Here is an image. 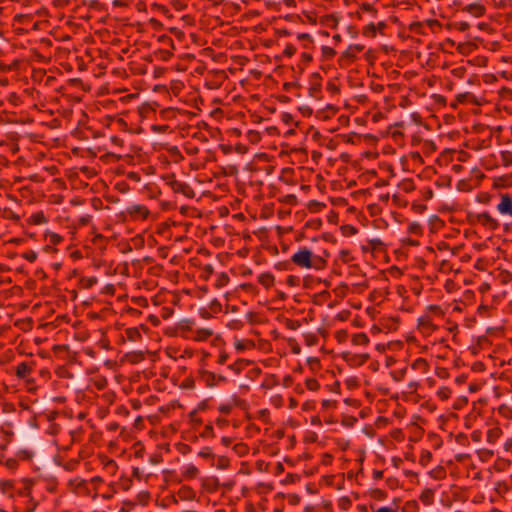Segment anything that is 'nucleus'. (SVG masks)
<instances>
[{
  "mask_svg": "<svg viewBox=\"0 0 512 512\" xmlns=\"http://www.w3.org/2000/svg\"><path fill=\"white\" fill-rule=\"evenodd\" d=\"M371 510L373 512H398L397 510L388 506L379 507L377 509H374V506H371Z\"/></svg>",
  "mask_w": 512,
  "mask_h": 512,
  "instance_id": "nucleus-64",
  "label": "nucleus"
},
{
  "mask_svg": "<svg viewBox=\"0 0 512 512\" xmlns=\"http://www.w3.org/2000/svg\"><path fill=\"white\" fill-rule=\"evenodd\" d=\"M339 256L341 261L344 263H349L353 260L349 250H341Z\"/></svg>",
  "mask_w": 512,
  "mask_h": 512,
  "instance_id": "nucleus-52",
  "label": "nucleus"
},
{
  "mask_svg": "<svg viewBox=\"0 0 512 512\" xmlns=\"http://www.w3.org/2000/svg\"><path fill=\"white\" fill-rule=\"evenodd\" d=\"M46 238L49 240L50 244L58 245L63 241V237L55 232H48L46 234Z\"/></svg>",
  "mask_w": 512,
  "mask_h": 512,
  "instance_id": "nucleus-31",
  "label": "nucleus"
},
{
  "mask_svg": "<svg viewBox=\"0 0 512 512\" xmlns=\"http://www.w3.org/2000/svg\"><path fill=\"white\" fill-rule=\"evenodd\" d=\"M287 498L290 505H297L301 501V497L296 493L289 494Z\"/></svg>",
  "mask_w": 512,
  "mask_h": 512,
  "instance_id": "nucleus-61",
  "label": "nucleus"
},
{
  "mask_svg": "<svg viewBox=\"0 0 512 512\" xmlns=\"http://www.w3.org/2000/svg\"><path fill=\"white\" fill-rule=\"evenodd\" d=\"M500 196V202L497 205V211L501 215H508L512 217V195L509 193H502Z\"/></svg>",
  "mask_w": 512,
  "mask_h": 512,
  "instance_id": "nucleus-8",
  "label": "nucleus"
},
{
  "mask_svg": "<svg viewBox=\"0 0 512 512\" xmlns=\"http://www.w3.org/2000/svg\"><path fill=\"white\" fill-rule=\"evenodd\" d=\"M311 78L314 79V81L311 83L309 88V95L317 98L321 92V77L319 73L316 72L311 75Z\"/></svg>",
  "mask_w": 512,
  "mask_h": 512,
  "instance_id": "nucleus-13",
  "label": "nucleus"
},
{
  "mask_svg": "<svg viewBox=\"0 0 512 512\" xmlns=\"http://www.w3.org/2000/svg\"><path fill=\"white\" fill-rule=\"evenodd\" d=\"M286 282L289 286L295 287L299 285L300 278L298 276L289 275L286 279Z\"/></svg>",
  "mask_w": 512,
  "mask_h": 512,
  "instance_id": "nucleus-60",
  "label": "nucleus"
},
{
  "mask_svg": "<svg viewBox=\"0 0 512 512\" xmlns=\"http://www.w3.org/2000/svg\"><path fill=\"white\" fill-rule=\"evenodd\" d=\"M512 186V175H502L494 179L493 188L502 189Z\"/></svg>",
  "mask_w": 512,
  "mask_h": 512,
  "instance_id": "nucleus-16",
  "label": "nucleus"
},
{
  "mask_svg": "<svg viewBox=\"0 0 512 512\" xmlns=\"http://www.w3.org/2000/svg\"><path fill=\"white\" fill-rule=\"evenodd\" d=\"M360 9L362 11L371 13L373 15L377 14L376 8L372 4H370V3H362L361 6H360Z\"/></svg>",
  "mask_w": 512,
  "mask_h": 512,
  "instance_id": "nucleus-53",
  "label": "nucleus"
},
{
  "mask_svg": "<svg viewBox=\"0 0 512 512\" xmlns=\"http://www.w3.org/2000/svg\"><path fill=\"white\" fill-rule=\"evenodd\" d=\"M321 226H322V220L320 218L309 219L305 223V228H310L313 230H319L321 228Z\"/></svg>",
  "mask_w": 512,
  "mask_h": 512,
  "instance_id": "nucleus-32",
  "label": "nucleus"
},
{
  "mask_svg": "<svg viewBox=\"0 0 512 512\" xmlns=\"http://www.w3.org/2000/svg\"><path fill=\"white\" fill-rule=\"evenodd\" d=\"M293 264L300 268L323 270L327 267V260L324 257L314 255L307 247H301L291 256Z\"/></svg>",
  "mask_w": 512,
  "mask_h": 512,
  "instance_id": "nucleus-1",
  "label": "nucleus"
},
{
  "mask_svg": "<svg viewBox=\"0 0 512 512\" xmlns=\"http://www.w3.org/2000/svg\"><path fill=\"white\" fill-rule=\"evenodd\" d=\"M278 383V378L275 374H267L261 383V388L266 390L272 389L273 387L277 386Z\"/></svg>",
  "mask_w": 512,
  "mask_h": 512,
  "instance_id": "nucleus-17",
  "label": "nucleus"
},
{
  "mask_svg": "<svg viewBox=\"0 0 512 512\" xmlns=\"http://www.w3.org/2000/svg\"><path fill=\"white\" fill-rule=\"evenodd\" d=\"M228 282H229V276L225 272H222L218 275L215 285H216V287L220 288V287L227 285Z\"/></svg>",
  "mask_w": 512,
  "mask_h": 512,
  "instance_id": "nucleus-41",
  "label": "nucleus"
},
{
  "mask_svg": "<svg viewBox=\"0 0 512 512\" xmlns=\"http://www.w3.org/2000/svg\"><path fill=\"white\" fill-rule=\"evenodd\" d=\"M126 337L129 341H138L141 339V334L137 327H129L125 330Z\"/></svg>",
  "mask_w": 512,
  "mask_h": 512,
  "instance_id": "nucleus-22",
  "label": "nucleus"
},
{
  "mask_svg": "<svg viewBox=\"0 0 512 512\" xmlns=\"http://www.w3.org/2000/svg\"><path fill=\"white\" fill-rule=\"evenodd\" d=\"M22 483L23 487L17 490V495L21 497H30L34 485V480L31 478H24Z\"/></svg>",
  "mask_w": 512,
  "mask_h": 512,
  "instance_id": "nucleus-15",
  "label": "nucleus"
},
{
  "mask_svg": "<svg viewBox=\"0 0 512 512\" xmlns=\"http://www.w3.org/2000/svg\"><path fill=\"white\" fill-rule=\"evenodd\" d=\"M22 257L29 262H34L37 259V253L33 250L25 252L22 254Z\"/></svg>",
  "mask_w": 512,
  "mask_h": 512,
  "instance_id": "nucleus-59",
  "label": "nucleus"
},
{
  "mask_svg": "<svg viewBox=\"0 0 512 512\" xmlns=\"http://www.w3.org/2000/svg\"><path fill=\"white\" fill-rule=\"evenodd\" d=\"M369 245L371 247V250H380L381 247L384 245L382 240L379 238H373L369 240Z\"/></svg>",
  "mask_w": 512,
  "mask_h": 512,
  "instance_id": "nucleus-50",
  "label": "nucleus"
},
{
  "mask_svg": "<svg viewBox=\"0 0 512 512\" xmlns=\"http://www.w3.org/2000/svg\"><path fill=\"white\" fill-rule=\"evenodd\" d=\"M501 435L502 430L500 427L490 428L486 434L487 442L490 444H495L497 440L501 437Z\"/></svg>",
  "mask_w": 512,
  "mask_h": 512,
  "instance_id": "nucleus-19",
  "label": "nucleus"
},
{
  "mask_svg": "<svg viewBox=\"0 0 512 512\" xmlns=\"http://www.w3.org/2000/svg\"><path fill=\"white\" fill-rule=\"evenodd\" d=\"M252 363L253 362L251 360L238 358L234 363L228 365V369L238 375L242 373V371H244L246 367L251 365Z\"/></svg>",
  "mask_w": 512,
  "mask_h": 512,
  "instance_id": "nucleus-12",
  "label": "nucleus"
},
{
  "mask_svg": "<svg viewBox=\"0 0 512 512\" xmlns=\"http://www.w3.org/2000/svg\"><path fill=\"white\" fill-rule=\"evenodd\" d=\"M352 505V502L350 500L349 497L347 496H344V497H341L339 499V502H338V506L342 509V510H347L348 508H350V506Z\"/></svg>",
  "mask_w": 512,
  "mask_h": 512,
  "instance_id": "nucleus-48",
  "label": "nucleus"
},
{
  "mask_svg": "<svg viewBox=\"0 0 512 512\" xmlns=\"http://www.w3.org/2000/svg\"><path fill=\"white\" fill-rule=\"evenodd\" d=\"M138 500H139V503L142 504V505H146L149 501V498H150V494L148 491H142L138 494Z\"/></svg>",
  "mask_w": 512,
  "mask_h": 512,
  "instance_id": "nucleus-54",
  "label": "nucleus"
},
{
  "mask_svg": "<svg viewBox=\"0 0 512 512\" xmlns=\"http://www.w3.org/2000/svg\"><path fill=\"white\" fill-rule=\"evenodd\" d=\"M304 338L307 346H313L318 342L317 336L313 333H307Z\"/></svg>",
  "mask_w": 512,
  "mask_h": 512,
  "instance_id": "nucleus-49",
  "label": "nucleus"
},
{
  "mask_svg": "<svg viewBox=\"0 0 512 512\" xmlns=\"http://www.w3.org/2000/svg\"><path fill=\"white\" fill-rule=\"evenodd\" d=\"M58 414L59 413L57 411L48 410V411L42 412L40 414V418H43L48 422H53L56 419V417L58 416Z\"/></svg>",
  "mask_w": 512,
  "mask_h": 512,
  "instance_id": "nucleus-40",
  "label": "nucleus"
},
{
  "mask_svg": "<svg viewBox=\"0 0 512 512\" xmlns=\"http://www.w3.org/2000/svg\"><path fill=\"white\" fill-rule=\"evenodd\" d=\"M321 52L325 59H332L336 55V51L329 46H322Z\"/></svg>",
  "mask_w": 512,
  "mask_h": 512,
  "instance_id": "nucleus-42",
  "label": "nucleus"
},
{
  "mask_svg": "<svg viewBox=\"0 0 512 512\" xmlns=\"http://www.w3.org/2000/svg\"><path fill=\"white\" fill-rule=\"evenodd\" d=\"M463 10L474 17H482L486 13V7L480 2L468 4Z\"/></svg>",
  "mask_w": 512,
  "mask_h": 512,
  "instance_id": "nucleus-10",
  "label": "nucleus"
},
{
  "mask_svg": "<svg viewBox=\"0 0 512 512\" xmlns=\"http://www.w3.org/2000/svg\"><path fill=\"white\" fill-rule=\"evenodd\" d=\"M199 379L205 383L207 387H215L219 382H226L227 378L222 374H216L206 369L198 371Z\"/></svg>",
  "mask_w": 512,
  "mask_h": 512,
  "instance_id": "nucleus-4",
  "label": "nucleus"
},
{
  "mask_svg": "<svg viewBox=\"0 0 512 512\" xmlns=\"http://www.w3.org/2000/svg\"><path fill=\"white\" fill-rule=\"evenodd\" d=\"M295 52H296V47L292 44H287L283 50V55L286 57H291L295 54Z\"/></svg>",
  "mask_w": 512,
  "mask_h": 512,
  "instance_id": "nucleus-57",
  "label": "nucleus"
},
{
  "mask_svg": "<svg viewBox=\"0 0 512 512\" xmlns=\"http://www.w3.org/2000/svg\"><path fill=\"white\" fill-rule=\"evenodd\" d=\"M15 481L2 480L0 481V491L2 494L7 495L9 498H14Z\"/></svg>",
  "mask_w": 512,
  "mask_h": 512,
  "instance_id": "nucleus-14",
  "label": "nucleus"
},
{
  "mask_svg": "<svg viewBox=\"0 0 512 512\" xmlns=\"http://www.w3.org/2000/svg\"><path fill=\"white\" fill-rule=\"evenodd\" d=\"M35 363L33 361L30 362H20L15 367V374L18 379L25 380L27 384H33L34 380L31 378V375L34 371Z\"/></svg>",
  "mask_w": 512,
  "mask_h": 512,
  "instance_id": "nucleus-3",
  "label": "nucleus"
},
{
  "mask_svg": "<svg viewBox=\"0 0 512 512\" xmlns=\"http://www.w3.org/2000/svg\"><path fill=\"white\" fill-rule=\"evenodd\" d=\"M274 276L270 272L262 273L258 276V282L266 289L270 288L274 284Z\"/></svg>",
  "mask_w": 512,
  "mask_h": 512,
  "instance_id": "nucleus-18",
  "label": "nucleus"
},
{
  "mask_svg": "<svg viewBox=\"0 0 512 512\" xmlns=\"http://www.w3.org/2000/svg\"><path fill=\"white\" fill-rule=\"evenodd\" d=\"M177 496L182 501H192L196 497V492L192 487L183 485L178 490Z\"/></svg>",
  "mask_w": 512,
  "mask_h": 512,
  "instance_id": "nucleus-11",
  "label": "nucleus"
},
{
  "mask_svg": "<svg viewBox=\"0 0 512 512\" xmlns=\"http://www.w3.org/2000/svg\"><path fill=\"white\" fill-rule=\"evenodd\" d=\"M305 386L310 391H317L320 388V384L316 378H307L305 380Z\"/></svg>",
  "mask_w": 512,
  "mask_h": 512,
  "instance_id": "nucleus-33",
  "label": "nucleus"
},
{
  "mask_svg": "<svg viewBox=\"0 0 512 512\" xmlns=\"http://www.w3.org/2000/svg\"><path fill=\"white\" fill-rule=\"evenodd\" d=\"M362 34L365 37H376V25L373 22L367 24L365 27H363Z\"/></svg>",
  "mask_w": 512,
  "mask_h": 512,
  "instance_id": "nucleus-28",
  "label": "nucleus"
},
{
  "mask_svg": "<svg viewBox=\"0 0 512 512\" xmlns=\"http://www.w3.org/2000/svg\"><path fill=\"white\" fill-rule=\"evenodd\" d=\"M213 334V331L211 329H208V328H201V329H198L196 331V335L194 337V339L196 341H205L207 340L210 336H212Z\"/></svg>",
  "mask_w": 512,
  "mask_h": 512,
  "instance_id": "nucleus-24",
  "label": "nucleus"
},
{
  "mask_svg": "<svg viewBox=\"0 0 512 512\" xmlns=\"http://www.w3.org/2000/svg\"><path fill=\"white\" fill-rule=\"evenodd\" d=\"M285 325L290 330H297L301 324L298 320L286 319Z\"/></svg>",
  "mask_w": 512,
  "mask_h": 512,
  "instance_id": "nucleus-55",
  "label": "nucleus"
},
{
  "mask_svg": "<svg viewBox=\"0 0 512 512\" xmlns=\"http://www.w3.org/2000/svg\"><path fill=\"white\" fill-rule=\"evenodd\" d=\"M233 409V405L231 404H221L219 407H218V411L222 414H225V415H228L231 413Z\"/></svg>",
  "mask_w": 512,
  "mask_h": 512,
  "instance_id": "nucleus-62",
  "label": "nucleus"
},
{
  "mask_svg": "<svg viewBox=\"0 0 512 512\" xmlns=\"http://www.w3.org/2000/svg\"><path fill=\"white\" fill-rule=\"evenodd\" d=\"M262 373V370L259 367H253L247 372V377L251 380L257 379Z\"/></svg>",
  "mask_w": 512,
  "mask_h": 512,
  "instance_id": "nucleus-47",
  "label": "nucleus"
},
{
  "mask_svg": "<svg viewBox=\"0 0 512 512\" xmlns=\"http://www.w3.org/2000/svg\"><path fill=\"white\" fill-rule=\"evenodd\" d=\"M356 52L352 50L351 46L349 45L348 48L342 53L340 60H348L349 63H352L356 60Z\"/></svg>",
  "mask_w": 512,
  "mask_h": 512,
  "instance_id": "nucleus-27",
  "label": "nucleus"
},
{
  "mask_svg": "<svg viewBox=\"0 0 512 512\" xmlns=\"http://www.w3.org/2000/svg\"><path fill=\"white\" fill-rule=\"evenodd\" d=\"M297 39L302 41V42L306 41V43L303 44L304 48H309L310 45L313 44V38L308 33H300V34H298L297 35Z\"/></svg>",
  "mask_w": 512,
  "mask_h": 512,
  "instance_id": "nucleus-37",
  "label": "nucleus"
},
{
  "mask_svg": "<svg viewBox=\"0 0 512 512\" xmlns=\"http://www.w3.org/2000/svg\"><path fill=\"white\" fill-rule=\"evenodd\" d=\"M229 464H230V460L228 457L226 456H219L218 459H217V468L218 469H226L229 467Z\"/></svg>",
  "mask_w": 512,
  "mask_h": 512,
  "instance_id": "nucleus-44",
  "label": "nucleus"
},
{
  "mask_svg": "<svg viewBox=\"0 0 512 512\" xmlns=\"http://www.w3.org/2000/svg\"><path fill=\"white\" fill-rule=\"evenodd\" d=\"M437 396L443 401L448 400L451 396V389L446 386L440 387L437 391Z\"/></svg>",
  "mask_w": 512,
  "mask_h": 512,
  "instance_id": "nucleus-35",
  "label": "nucleus"
},
{
  "mask_svg": "<svg viewBox=\"0 0 512 512\" xmlns=\"http://www.w3.org/2000/svg\"><path fill=\"white\" fill-rule=\"evenodd\" d=\"M194 321L190 319H184L179 322V328L182 331H190L193 327Z\"/></svg>",
  "mask_w": 512,
  "mask_h": 512,
  "instance_id": "nucleus-45",
  "label": "nucleus"
},
{
  "mask_svg": "<svg viewBox=\"0 0 512 512\" xmlns=\"http://www.w3.org/2000/svg\"><path fill=\"white\" fill-rule=\"evenodd\" d=\"M126 213L133 220H144L149 216L150 211L145 205L134 204L126 208Z\"/></svg>",
  "mask_w": 512,
  "mask_h": 512,
  "instance_id": "nucleus-7",
  "label": "nucleus"
},
{
  "mask_svg": "<svg viewBox=\"0 0 512 512\" xmlns=\"http://www.w3.org/2000/svg\"><path fill=\"white\" fill-rule=\"evenodd\" d=\"M30 222L32 224L38 225V224L47 222V219H46L45 215L43 214V212H37L30 216Z\"/></svg>",
  "mask_w": 512,
  "mask_h": 512,
  "instance_id": "nucleus-30",
  "label": "nucleus"
},
{
  "mask_svg": "<svg viewBox=\"0 0 512 512\" xmlns=\"http://www.w3.org/2000/svg\"><path fill=\"white\" fill-rule=\"evenodd\" d=\"M135 506V503L129 500L123 501V507L120 509V512H129L131 509H133Z\"/></svg>",
  "mask_w": 512,
  "mask_h": 512,
  "instance_id": "nucleus-63",
  "label": "nucleus"
},
{
  "mask_svg": "<svg viewBox=\"0 0 512 512\" xmlns=\"http://www.w3.org/2000/svg\"><path fill=\"white\" fill-rule=\"evenodd\" d=\"M431 459H432V453L428 450H424V451H422V453L420 455L419 463L422 466H427L429 464V462L431 461Z\"/></svg>",
  "mask_w": 512,
  "mask_h": 512,
  "instance_id": "nucleus-39",
  "label": "nucleus"
},
{
  "mask_svg": "<svg viewBox=\"0 0 512 512\" xmlns=\"http://www.w3.org/2000/svg\"><path fill=\"white\" fill-rule=\"evenodd\" d=\"M199 474V470L198 468L193 465V464H190L186 467V469L183 471L182 475L185 479H194L197 477V475Z\"/></svg>",
  "mask_w": 512,
  "mask_h": 512,
  "instance_id": "nucleus-23",
  "label": "nucleus"
},
{
  "mask_svg": "<svg viewBox=\"0 0 512 512\" xmlns=\"http://www.w3.org/2000/svg\"><path fill=\"white\" fill-rule=\"evenodd\" d=\"M370 496L375 500L381 501L387 498V493L380 488H374L371 489Z\"/></svg>",
  "mask_w": 512,
  "mask_h": 512,
  "instance_id": "nucleus-29",
  "label": "nucleus"
},
{
  "mask_svg": "<svg viewBox=\"0 0 512 512\" xmlns=\"http://www.w3.org/2000/svg\"><path fill=\"white\" fill-rule=\"evenodd\" d=\"M351 342L354 344V345H362V346H365L369 343V338L367 336L366 333L364 332H359V333H355L353 336H352V339H351Z\"/></svg>",
  "mask_w": 512,
  "mask_h": 512,
  "instance_id": "nucleus-21",
  "label": "nucleus"
},
{
  "mask_svg": "<svg viewBox=\"0 0 512 512\" xmlns=\"http://www.w3.org/2000/svg\"><path fill=\"white\" fill-rule=\"evenodd\" d=\"M419 504L416 500H409L402 506V512H418Z\"/></svg>",
  "mask_w": 512,
  "mask_h": 512,
  "instance_id": "nucleus-25",
  "label": "nucleus"
},
{
  "mask_svg": "<svg viewBox=\"0 0 512 512\" xmlns=\"http://www.w3.org/2000/svg\"><path fill=\"white\" fill-rule=\"evenodd\" d=\"M427 310L435 315L443 316V310L440 305L437 304H431L427 306Z\"/></svg>",
  "mask_w": 512,
  "mask_h": 512,
  "instance_id": "nucleus-51",
  "label": "nucleus"
},
{
  "mask_svg": "<svg viewBox=\"0 0 512 512\" xmlns=\"http://www.w3.org/2000/svg\"><path fill=\"white\" fill-rule=\"evenodd\" d=\"M198 455L202 458H205V459H214L215 455L214 453L212 452V449L210 447H204L203 449H201L198 453Z\"/></svg>",
  "mask_w": 512,
  "mask_h": 512,
  "instance_id": "nucleus-43",
  "label": "nucleus"
},
{
  "mask_svg": "<svg viewBox=\"0 0 512 512\" xmlns=\"http://www.w3.org/2000/svg\"><path fill=\"white\" fill-rule=\"evenodd\" d=\"M115 188L120 192V193H127L129 191V185L128 183H126L125 181H121V182H118L116 185H115Z\"/></svg>",
  "mask_w": 512,
  "mask_h": 512,
  "instance_id": "nucleus-58",
  "label": "nucleus"
},
{
  "mask_svg": "<svg viewBox=\"0 0 512 512\" xmlns=\"http://www.w3.org/2000/svg\"><path fill=\"white\" fill-rule=\"evenodd\" d=\"M341 233L345 237H349L355 235L358 232V229L351 224H345L340 227Z\"/></svg>",
  "mask_w": 512,
  "mask_h": 512,
  "instance_id": "nucleus-26",
  "label": "nucleus"
},
{
  "mask_svg": "<svg viewBox=\"0 0 512 512\" xmlns=\"http://www.w3.org/2000/svg\"><path fill=\"white\" fill-rule=\"evenodd\" d=\"M82 288L89 289L97 283L96 277H83L80 280Z\"/></svg>",
  "mask_w": 512,
  "mask_h": 512,
  "instance_id": "nucleus-36",
  "label": "nucleus"
},
{
  "mask_svg": "<svg viewBox=\"0 0 512 512\" xmlns=\"http://www.w3.org/2000/svg\"><path fill=\"white\" fill-rule=\"evenodd\" d=\"M166 179L167 184L175 193H181L188 198H193L195 196L193 188L188 183L178 181L174 174L168 175Z\"/></svg>",
  "mask_w": 512,
  "mask_h": 512,
  "instance_id": "nucleus-2",
  "label": "nucleus"
},
{
  "mask_svg": "<svg viewBox=\"0 0 512 512\" xmlns=\"http://www.w3.org/2000/svg\"><path fill=\"white\" fill-rule=\"evenodd\" d=\"M412 368L413 369H420V368L427 369L428 368V362L424 358H417L412 363Z\"/></svg>",
  "mask_w": 512,
  "mask_h": 512,
  "instance_id": "nucleus-46",
  "label": "nucleus"
},
{
  "mask_svg": "<svg viewBox=\"0 0 512 512\" xmlns=\"http://www.w3.org/2000/svg\"><path fill=\"white\" fill-rule=\"evenodd\" d=\"M501 161L502 165L505 167L512 165V152L511 151H502L501 152Z\"/></svg>",
  "mask_w": 512,
  "mask_h": 512,
  "instance_id": "nucleus-38",
  "label": "nucleus"
},
{
  "mask_svg": "<svg viewBox=\"0 0 512 512\" xmlns=\"http://www.w3.org/2000/svg\"><path fill=\"white\" fill-rule=\"evenodd\" d=\"M342 358L350 367H360L368 361L370 356L368 353L354 354L347 351L342 353Z\"/></svg>",
  "mask_w": 512,
  "mask_h": 512,
  "instance_id": "nucleus-6",
  "label": "nucleus"
},
{
  "mask_svg": "<svg viewBox=\"0 0 512 512\" xmlns=\"http://www.w3.org/2000/svg\"><path fill=\"white\" fill-rule=\"evenodd\" d=\"M200 436L203 437V438H205V437H213L214 436V430H213L212 425L211 424H207L204 427V430L202 431Z\"/></svg>",
  "mask_w": 512,
  "mask_h": 512,
  "instance_id": "nucleus-56",
  "label": "nucleus"
},
{
  "mask_svg": "<svg viewBox=\"0 0 512 512\" xmlns=\"http://www.w3.org/2000/svg\"><path fill=\"white\" fill-rule=\"evenodd\" d=\"M470 219L472 223H479L490 230H496L500 225L487 211L472 215Z\"/></svg>",
  "mask_w": 512,
  "mask_h": 512,
  "instance_id": "nucleus-5",
  "label": "nucleus"
},
{
  "mask_svg": "<svg viewBox=\"0 0 512 512\" xmlns=\"http://www.w3.org/2000/svg\"><path fill=\"white\" fill-rule=\"evenodd\" d=\"M408 232L410 234H414V235H422L423 229H422V226L418 222H411L408 225Z\"/></svg>",
  "mask_w": 512,
  "mask_h": 512,
  "instance_id": "nucleus-34",
  "label": "nucleus"
},
{
  "mask_svg": "<svg viewBox=\"0 0 512 512\" xmlns=\"http://www.w3.org/2000/svg\"><path fill=\"white\" fill-rule=\"evenodd\" d=\"M418 329L425 334H430L437 329V326L432 322V319L429 315H422L418 319Z\"/></svg>",
  "mask_w": 512,
  "mask_h": 512,
  "instance_id": "nucleus-9",
  "label": "nucleus"
},
{
  "mask_svg": "<svg viewBox=\"0 0 512 512\" xmlns=\"http://www.w3.org/2000/svg\"><path fill=\"white\" fill-rule=\"evenodd\" d=\"M419 499L424 505H431L434 501V491L430 488L424 489L421 492Z\"/></svg>",
  "mask_w": 512,
  "mask_h": 512,
  "instance_id": "nucleus-20",
  "label": "nucleus"
}]
</instances>
